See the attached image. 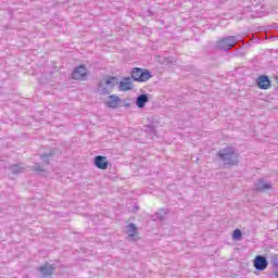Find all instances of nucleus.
Wrapping results in <instances>:
<instances>
[{"mask_svg": "<svg viewBox=\"0 0 278 278\" xmlns=\"http://www.w3.org/2000/svg\"><path fill=\"white\" fill-rule=\"evenodd\" d=\"M217 49H220L222 51H229V49H233L236 47V37H225L216 41Z\"/></svg>", "mask_w": 278, "mask_h": 278, "instance_id": "nucleus-4", "label": "nucleus"}, {"mask_svg": "<svg viewBox=\"0 0 278 278\" xmlns=\"http://www.w3.org/2000/svg\"><path fill=\"white\" fill-rule=\"evenodd\" d=\"M157 220H164L166 218V211L161 210L159 213H156Z\"/></svg>", "mask_w": 278, "mask_h": 278, "instance_id": "nucleus-18", "label": "nucleus"}, {"mask_svg": "<svg viewBox=\"0 0 278 278\" xmlns=\"http://www.w3.org/2000/svg\"><path fill=\"white\" fill-rule=\"evenodd\" d=\"M9 169L11 170V173H13V175H20V173L25 172V166H23V164H14L11 165Z\"/></svg>", "mask_w": 278, "mask_h": 278, "instance_id": "nucleus-15", "label": "nucleus"}, {"mask_svg": "<svg viewBox=\"0 0 278 278\" xmlns=\"http://www.w3.org/2000/svg\"><path fill=\"white\" fill-rule=\"evenodd\" d=\"M254 268L256 270H266V268H268V261H266V257L257 255L254 258Z\"/></svg>", "mask_w": 278, "mask_h": 278, "instance_id": "nucleus-9", "label": "nucleus"}, {"mask_svg": "<svg viewBox=\"0 0 278 278\" xmlns=\"http://www.w3.org/2000/svg\"><path fill=\"white\" fill-rule=\"evenodd\" d=\"M254 188L257 192H269V190H273V184L264 179H260L254 182Z\"/></svg>", "mask_w": 278, "mask_h": 278, "instance_id": "nucleus-7", "label": "nucleus"}, {"mask_svg": "<svg viewBox=\"0 0 278 278\" xmlns=\"http://www.w3.org/2000/svg\"><path fill=\"white\" fill-rule=\"evenodd\" d=\"M176 63V61H175V59H173V58H166V59H164V61H163V64H167V65H173V64H175Z\"/></svg>", "mask_w": 278, "mask_h": 278, "instance_id": "nucleus-19", "label": "nucleus"}, {"mask_svg": "<svg viewBox=\"0 0 278 278\" xmlns=\"http://www.w3.org/2000/svg\"><path fill=\"white\" fill-rule=\"evenodd\" d=\"M116 86H118V78L114 76H104L98 83L97 92L98 94L105 97L112 94Z\"/></svg>", "mask_w": 278, "mask_h": 278, "instance_id": "nucleus-1", "label": "nucleus"}, {"mask_svg": "<svg viewBox=\"0 0 278 278\" xmlns=\"http://www.w3.org/2000/svg\"><path fill=\"white\" fill-rule=\"evenodd\" d=\"M130 105H131V103H129V102L124 103V108H129Z\"/></svg>", "mask_w": 278, "mask_h": 278, "instance_id": "nucleus-21", "label": "nucleus"}, {"mask_svg": "<svg viewBox=\"0 0 278 278\" xmlns=\"http://www.w3.org/2000/svg\"><path fill=\"white\" fill-rule=\"evenodd\" d=\"M232 238H233V240H240V238H242V230H240V229L233 230Z\"/></svg>", "mask_w": 278, "mask_h": 278, "instance_id": "nucleus-17", "label": "nucleus"}, {"mask_svg": "<svg viewBox=\"0 0 278 278\" xmlns=\"http://www.w3.org/2000/svg\"><path fill=\"white\" fill-rule=\"evenodd\" d=\"M256 81L261 90H268V88H270V79H268V76H260Z\"/></svg>", "mask_w": 278, "mask_h": 278, "instance_id": "nucleus-12", "label": "nucleus"}, {"mask_svg": "<svg viewBox=\"0 0 278 278\" xmlns=\"http://www.w3.org/2000/svg\"><path fill=\"white\" fill-rule=\"evenodd\" d=\"M217 156L228 166H238V162H240V154L233 148H224L217 152Z\"/></svg>", "mask_w": 278, "mask_h": 278, "instance_id": "nucleus-2", "label": "nucleus"}, {"mask_svg": "<svg viewBox=\"0 0 278 278\" xmlns=\"http://www.w3.org/2000/svg\"><path fill=\"white\" fill-rule=\"evenodd\" d=\"M125 233L127 235V240L129 242H138V240H140V235L138 233V226H136V224H128L125 228Z\"/></svg>", "mask_w": 278, "mask_h": 278, "instance_id": "nucleus-5", "label": "nucleus"}, {"mask_svg": "<svg viewBox=\"0 0 278 278\" xmlns=\"http://www.w3.org/2000/svg\"><path fill=\"white\" fill-rule=\"evenodd\" d=\"M93 163L94 166H97V168H99L100 170H108V166L110 165L108 157L102 155L96 156Z\"/></svg>", "mask_w": 278, "mask_h": 278, "instance_id": "nucleus-8", "label": "nucleus"}, {"mask_svg": "<svg viewBox=\"0 0 278 278\" xmlns=\"http://www.w3.org/2000/svg\"><path fill=\"white\" fill-rule=\"evenodd\" d=\"M147 103H149V94H140L137 97L136 105L139 108V110H142Z\"/></svg>", "mask_w": 278, "mask_h": 278, "instance_id": "nucleus-13", "label": "nucleus"}, {"mask_svg": "<svg viewBox=\"0 0 278 278\" xmlns=\"http://www.w3.org/2000/svg\"><path fill=\"white\" fill-rule=\"evenodd\" d=\"M31 170H35L36 173H45V168L42 167V165H40V163H35L31 166Z\"/></svg>", "mask_w": 278, "mask_h": 278, "instance_id": "nucleus-16", "label": "nucleus"}, {"mask_svg": "<svg viewBox=\"0 0 278 278\" xmlns=\"http://www.w3.org/2000/svg\"><path fill=\"white\" fill-rule=\"evenodd\" d=\"M38 270L42 277H51L52 275L55 274V265L54 264H49L45 263L40 267H38Z\"/></svg>", "mask_w": 278, "mask_h": 278, "instance_id": "nucleus-6", "label": "nucleus"}, {"mask_svg": "<svg viewBox=\"0 0 278 278\" xmlns=\"http://www.w3.org/2000/svg\"><path fill=\"white\" fill-rule=\"evenodd\" d=\"M131 88H134V84L131 83V78H124L119 83V90H122V91L131 90Z\"/></svg>", "mask_w": 278, "mask_h": 278, "instance_id": "nucleus-14", "label": "nucleus"}, {"mask_svg": "<svg viewBox=\"0 0 278 278\" xmlns=\"http://www.w3.org/2000/svg\"><path fill=\"white\" fill-rule=\"evenodd\" d=\"M131 77L134 78L135 81H149V79H151V77H153L151 75V72H149L148 70H143L140 67H135L131 72Z\"/></svg>", "mask_w": 278, "mask_h": 278, "instance_id": "nucleus-3", "label": "nucleus"}, {"mask_svg": "<svg viewBox=\"0 0 278 278\" xmlns=\"http://www.w3.org/2000/svg\"><path fill=\"white\" fill-rule=\"evenodd\" d=\"M88 75V70H86V66L80 65L74 72L72 73V79H84Z\"/></svg>", "mask_w": 278, "mask_h": 278, "instance_id": "nucleus-10", "label": "nucleus"}, {"mask_svg": "<svg viewBox=\"0 0 278 278\" xmlns=\"http://www.w3.org/2000/svg\"><path fill=\"white\" fill-rule=\"evenodd\" d=\"M53 154H42L41 160H43L45 164H49V157H52Z\"/></svg>", "mask_w": 278, "mask_h": 278, "instance_id": "nucleus-20", "label": "nucleus"}, {"mask_svg": "<svg viewBox=\"0 0 278 278\" xmlns=\"http://www.w3.org/2000/svg\"><path fill=\"white\" fill-rule=\"evenodd\" d=\"M118 103H121V98L116 94L109 96L105 101L106 108H111V110H116V108H118Z\"/></svg>", "mask_w": 278, "mask_h": 278, "instance_id": "nucleus-11", "label": "nucleus"}]
</instances>
